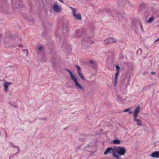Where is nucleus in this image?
<instances>
[{
  "label": "nucleus",
  "instance_id": "3",
  "mask_svg": "<svg viewBox=\"0 0 159 159\" xmlns=\"http://www.w3.org/2000/svg\"><path fill=\"white\" fill-rule=\"evenodd\" d=\"M97 61H93L92 60H90V64H91V66L94 69V74H95L96 73H97Z\"/></svg>",
  "mask_w": 159,
  "mask_h": 159
},
{
  "label": "nucleus",
  "instance_id": "12",
  "mask_svg": "<svg viewBox=\"0 0 159 159\" xmlns=\"http://www.w3.org/2000/svg\"><path fill=\"white\" fill-rule=\"evenodd\" d=\"M65 70L67 71L69 73L70 78L72 80H73V79L75 78L72 72L70 70L67 69H65Z\"/></svg>",
  "mask_w": 159,
  "mask_h": 159
},
{
  "label": "nucleus",
  "instance_id": "2",
  "mask_svg": "<svg viewBox=\"0 0 159 159\" xmlns=\"http://www.w3.org/2000/svg\"><path fill=\"white\" fill-rule=\"evenodd\" d=\"M116 41L115 40L114 38H109L108 39H107L105 40L104 44L105 45L111 44L112 43Z\"/></svg>",
  "mask_w": 159,
  "mask_h": 159
},
{
  "label": "nucleus",
  "instance_id": "27",
  "mask_svg": "<svg viewBox=\"0 0 159 159\" xmlns=\"http://www.w3.org/2000/svg\"><path fill=\"white\" fill-rule=\"evenodd\" d=\"M70 8L72 9L73 16H75L76 14V12H77V10L75 8H73L72 7H70Z\"/></svg>",
  "mask_w": 159,
  "mask_h": 159
},
{
  "label": "nucleus",
  "instance_id": "24",
  "mask_svg": "<svg viewBox=\"0 0 159 159\" xmlns=\"http://www.w3.org/2000/svg\"><path fill=\"white\" fill-rule=\"evenodd\" d=\"M75 66L77 68L78 74L81 73H82L80 67L78 65H75Z\"/></svg>",
  "mask_w": 159,
  "mask_h": 159
},
{
  "label": "nucleus",
  "instance_id": "43",
  "mask_svg": "<svg viewBox=\"0 0 159 159\" xmlns=\"http://www.w3.org/2000/svg\"><path fill=\"white\" fill-rule=\"evenodd\" d=\"M42 60H43V59H42ZM46 60H47V59L46 58V59H44V61H46Z\"/></svg>",
  "mask_w": 159,
  "mask_h": 159
},
{
  "label": "nucleus",
  "instance_id": "1",
  "mask_svg": "<svg viewBox=\"0 0 159 159\" xmlns=\"http://www.w3.org/2000/svg\"><path fill=\"white\" fill-rule=\"evenodd\" d=\"M126 148L125 147H118L117 153L120 155L122 156L125 154L126 152Z\"/></svg>",
  "mask_w": 159,
  "mask_h": 159
},
{
  "label": "nucleus",
  "instance_id": "36",
  "mask_svg": "<svg viewBox=\"0 0 159 159\" xmlns=\"http://www.w3.org/2000/svg\"><path fill=\"white\" fill-rule=\"evenodd\" d=\"M155 14L157 15V17L159 16V12H156Z\"/></svg>",
  "mask_w": 159,
  "mask_h": 159
},
{
  "label": "nucleus",
  "instance_id": "15",
  "mask_svg": "<svg viewBox=\"0 0 159 159\" xmlns=\"http://www.w3.org/2000/svg\"><path fill=\"white\" fill-rule=\"evenodd\" d=\"M112 148V153H117V151H118V147L116 148V147L113 146Z\"/></svg>",
  "mask_w": 159,
  "mask_h": 159
},
{
  "label": "nucleus",
  "instance_id": "35",
  "mask_svg": "<svg viewBox=\"0 0 159 159\" xmlns=\"http://www.w3.org/2000/svg\"><path fill=\"white\" fill-rule=\"evenodd\" d=\"M92 37L93 38H94V32L93 31L92 32Z\"/></svg>",
  "mask_w": 159,
  "mask_h": 159
},
{
  "label": "nucleus",
  "instance_id": "20",
  "mask_svg": "<svg viewBox=\"0 0 159 159\" xmlns=\"http://www.w3.org/2000/svg\"><path fill=\"white\" fill-rule=\"evenodd\" d=\"M43 51V47H40L38 48V51L36 52V53L38 54H40Z\"/></svg>",
  "mask_w": 159,
  "mask_h": 159
},
{
  "label": "nucleus",
  "instance_id": "16",
  "mask_svg": "<svg viewBox=\"0 0 159 159\" xmlns=\"http://www.w3.org/2000/svg\"><path fill=\"white\" fill-rule=\"evenodd\" d=\"M119 74V72L117 73V72H116V74H115L114 83L115 86H116V84H117V77L118 75Z\"/></svg>",
  "mask_w": 159,
  "mask_h": 159
},
{
  "label": "nucleus",
  "instance_id": "26",
  "mask_svg": "<svg viewBox=\"0 0 159 159\" xmlns=\"http://www.w3.org/2000/svg\"><path fill=\"white\" fill-rule=\"evenodd\" d=\"M120 141L118 139H116L113 140V143L115 144H119Z\"/></svg>",
  "mask_w": 159,
  "mask_h": 159
},
{
  "label": "nucleus",
  "instance_id": "9",
  "mask_svg": "<svg viewBox=\"0 0 159 159\" xmlns=\"http://www.w3.org/2000/svg\"><path fill=\"white\" fill-rule=\"evenodd\" d=\"M112 147H110L108 148L106 151L104 152V154L105 155H107L108 154H111L112 153Z\"/></svg>",
  "mask_w": 159,
  "mask_h": 159
},
{
  "label": "nucleus",
  "instance_id": "34",
  "mask_svg": "<svg viewBox=\"0 0 159 159\" xmlns=\"http://www.w3.org/2000/svg\"><path fill=\"white\" fill-rule=\"evenodd\" d=\"M139 25H140V27L141 28V29L142 30V31H143V28L142 25V24H141V22L139 23Z\"/></svg>",
  "mask_w": 159,
  "mask_h": 159
},
{
  "label": "nucleus",
  "instance_id": "5",
  "mask_svg": "<svg viewBox=\"0 0 159 159\" xmlns=\"http://www.w3.org/2000/svg\"><path fill=\"white\" fill-rule=\"evenodd\" d=\"M72 80L74 81L75 84L77 87L81 90L83 91L84 90V87L78 83L76 78H75Z\"/></svg>",
  "mask_w": 159,
  "mask_h": 159
},
{
  "label": "nucleus",
  "instance_id": "49",
  "mask_svg": "<svg viewBox=\"0 0 159 159\" xmlns=\"http://www.w3.org/2000/svg\"><path fill=\"white\" fill-rule=\"evenodd\" d=\"M91 71H92V70H91ZM91 72V73H92V72Z\"/></svg>",
  "mask_w": 159,
  "mask_h": 159
},
{
  "label": "nucleus",
  "instance_id": "7",
  "mask_svg": "<svg viewBox=\"0 0 159 159\" xmlns=\"http://www.w3.org/2000/svg\"><path fill=\"white\" fill-rule=\"evenodd\" d=\"M72 80L74 81L75 84L77 87L81 90L83 91L84 90V87L78 83L76 78H75Z\"/></svg>",
  "mask_w": 159,
  "mask_h": 159
},
{
  "label": "nucleus",
  "instance_id": "11",
  "mask_svg": "<svg viewBox=\"0 0 159 159\" xmlns=\"http://www.w3.org/2000/svg\"><path fill=\"white\" fill-rule=\"evenodd\" d=\"M65 70L67 71L69 73L70 78L72 80H73V79L75 78L72 72L70 70L67 69H65Z\"/></svg>",
  "mask_w": 159,
  "mask_h": 159
},
{
  "label": "nucleus",
  "instance_id": "47",
  "mask_svg": "<svg viewBox=\"0 0 159 159\" xmlns=\"http://www.w3.org/2000/svg\"><path fill=\"white\" fill-rule=\"evenodd\" d=\"M145 89V88H144V87L143 88V89Z\"/></svg>",
  "mask_w": 159,
  "mask_h": 159
},
{
  "label": "nucleus",
  "instance_id": "17",
  "mask_svg": "<svg viewBox=\"0 0 159 159\" xmlns=\"http://www.w3.org/2000/svg\"><path fill=\"white\" fill-rule=\"evenodd\" d=\"M23 6V3L21 1H19L18 3L17 6H16V7L17 8H20Z\"/></svg>",
  "mask_w": 159,
  "mask_h": 159
},
{
  "label": "nucleus",
  "instance_id": "28",
  "mask_svg": "<svg viewBox=\"0 0 159 159\" xmlns=\"http://www.w3.org/2000/svg\"><path fill=\"white\" fill-rule=\"evenodd\" d=\"M154 17H151L149 18L148 19V20L147 21V22L149 23H150L152 22V21L154 19Z\"/></svg>",
  "mask_w": 159,
  "mask_h": 159
},
{
  "label": "nucleus",
  "instance_id": "19",
  "mask_svg": "<svg viewBox=\"0 0 159 159\" xmlns=\"http://www.w3.org/2000/svg\"><path fill=\"white\" fill-rule=\"evenodd\" d=\"M144 5L143 3H141L139 6V11H142L143 10V8L144 7Z\"/></svg>",
  "mask_w": 159,
  "mask_h": 159
},
{
  "label": "nucleus",
  "instance_id": "38",
  "mask_svg": "<svg viewBox=\"0 0 159 159\" xmlns=\"http://www.w3.org/2000/svg\"><path fill=\"white\" fill-rule=\"evenodd\" d=\"M18 46L20 47H23L22 44H19L18 45Z\"/></svg>",
  "mask_w": 159,
  "mask_h": 159
},
{
  "label": "nucleus",
  "instance_id": "37",
  "mask_svg": "<svg viewBox=\"0 0 159 159\" xmlns=\"http://www.w3.org/2000/svg\"><path fill=\"white\" fill-rule=\"evenodd\" d=\"M151 73L152 75H153L156 73V72L155 71H152Z\"/></svg>",
  "mask_w": 159,
  "mask_h": 159
},
{
  "label": "nucleus",
  "instance_id": "18",
  "mask_svg": "<svg viewBox=\"0 0 159 159\" xmlns=\"http://www.w3.org/2000/svg\"><path fill=\"white\" fill-rule=\"evenodd\" d=\"M75 17L76 19L78 20H81V15L80 14H75V16H73Z\"/></svg>",
  "mask_w": 159,
  "mask_h": 159
},
{
  "label": "nucleus",
  "instance_id": "8",
  "mask_svg": "<svg viewBox=\"0 0 159 159\" xmlns=\"http://www.w3.org/2000/svg\"><path fill=\"white\" fill-rule=\"evenodd\" d=\"M11 84V82H7L4 83L3 86L4 87V90L6 92H7L8 91V86Z\"/></svg>",
  "mask_w": 159,
  "mask_h": 159
},
{
  "label": "nucleus",
  "instance_id": "31",
  "mask_svg": "<svg viewBox=\"0 0 159 159\" xmlns=\"http://www.w3.org/2000/svg\"><path fill=\"white\" fill-rule=\"evenodd\" d=\"M113 156L114 157H116L117 158H118L119 157V156H118V155H117L115 153H113Z\"/></svg>",
  "mask_w": 159,
  "mask_h": 159
},
{
  "label": "nucleus",
  "instance_id": "40",
  "mask_svg": "<svg viewBox=\"0 0 159 159\" xmlns=\"http://www.w3.org/2000/svg\"><path fill=\"white\" fill-rule=\"evenodd\" d=\"M158 41H159V38H158L155 41V42H156Z\"/></svg>",
  "mask_w": 159,
  "mask_h": 159
},
{
  "label": "nucleus",
  "instance_id": "10",
  "mask_svg": "<svg viewBox=\"0 0 159 159\" xmlns=\"http://www.w3.org/2000/svg\"><path fill=\"white\" fill-rule=\"evenodd\" d=\"M151 156L153 157L156 158H159V152L156 151L151 154Z\"/></svg>",
  "mask_w": 159,
  "mask_h": 159
},
{
  "label": "nucleus",
  "instance_id": "33",
  "mask_svg": "<svg viewBox=\"0 0 159 159\" xmlns=\"http://www.w3.org/2000/svg\"><path fill=\"white\" fill-rule=\"evenodd\" d=\"M13 146L14 147H16L18 149V152H17L16 154H17V153H18L19 152V151L20 150V148H19V147L18 146H15V145H13Z\"/></svg>",
  "mask_w": 159,
  "mask_h": 159
},
{
  "label": "nucleus",
  "instance_id": "44",
  "mask_svg": "<svg viewBox=\"0 0 159 159\" xmlns=\"http://www.w3.org/2000/svg\"><path fill=\"white\" fill-rule=\"evenodd\" d=\"M92 82H93V84H95V83L93 81Z\"/></svg>",
  "mask_w": 159,
  "mask_h": 159
},
{
  "label": "nucleus",
  "instance_id": "41",
  "mask_svg": "<svg viewBox=\"0 0 159 159\" xmlns=\"http://www.w3.org/2000/svg\"><path fill=\"white\" fill-rule=\"evenodd\" d=\"M130 63H128V62H127L126 63V65L128 66V65H129V64H130Z\"/></svg>",
  "mask_w": 159,
  "mask_h": 159
},
{
  "label": "nucleus",
  "instance_id": "42",
  "mask_svg": "<svg viewBox=\"0 0 159 159\" xmlns=\"http://www.w3.org/2000/svg\"><path fill=\"white\" fill-rule=\"evenodd\" d=\"M142 51V49H139L138 50V51H137L138 52V51Z\"/></svg>",
  "mask_w": 159,
  "mask_h": 159
},
{
  "label": "nucleus",
  "instance_id": "29",
  "mask_svg": "<svg viewBox=\"0 0 159 159\" xmlns=\"http://www.w3.org/2000/svg\"><path fill=\"white\" fill-rule=\"evenodd\" d=\"M115 67L116 69V72L117 73L119 72L120 69L119 66L118 65H116L115 66Z\"/></svg>",
  "mask_w": 159,
  "mask_h": 159
},
{
  "label": "nucleus",
  "instance_id": "21",
  "mask_svg": "<svg viewBox=\"0 0 159 159\" xmlns=\"http://www.w3.org/2000/svg\"><path fill=\"white\" fill-rule=\"evenodd\" d=\"M134 120L137 121V124L139 126L142 125V123L141 121L139 119H135Z\"/></svg>",
  "mask_w": 159,
  "mask_h": 159
},
{
  "label": "nucleus",
  "instance_id": "39",
  "mask_svg": "<svg viewBox=\"0 0 159 159\" xmlns=\"http://www.w3.org/2000/svg\"><path fill=\"white\" fill-rule=\"evenodd\" d=\"M61 3L64 2L63 0H58Z\"/></svg>",
  "mask_w": 159,
  "mask_h": 159
},
{
  "label": "nucleus",
  "instance_id": "6",
  "mask_svg": "<svg viewBox=\"0 0 159 159\" xmlns=\"http://www.w3.org/2000/svg\"><path fill=\"white\" fill-rule=\"evenodd\" d=\"M72 80L74 81L75 84L77 87L81 90L83 91L84 90V87L78 83L76 78H75Z\"/></svg>",
  "mask_w": 159,
  "mask_h": 159
},
{
  "label": "nucleus",
  "instance_id": "45",
  "mask_svg": "<svg viewBox=\"0 0 159 159\" xmlns=\"http://www.w3.org/2000/svg\"><path fill=\"white\" fill-rule=\"evenodd\" d=\"M90 42H91V43H93V41H92V42H91L90 41Z\"/></svg>",
  "mask_w": 159,
  "mask_h": 159
},
{
  "label": "nucleus",
  "instance_id": "48",
  "mask_svg": "<svg viewBox=\"0 0 159 159\" xmlns=\"http://www.w3.org/2000/svg\"><path fill=\"white\" fill-rule=\"evenodd\" d=\"M1 37V34H0V38Z\"/></svg>",
  "mask_w": 159,
  "mask_h": 159
},
{
  "label": "nucleus",
  "instance_id": "14",
  "mask_svg": "<svg viewBox=\"0 0 159 159\" xmlns=\"http://www.w3.org/2000/svg\"><path fill=\"white\" fill-rule=\"evenodd\" d=\"M65 70L67 71L69 73L70 78L72 80H73V79L75 78L72 72L70 70L67 69H65Z\"/></svg>",
  "mask_w": 159,
  "mask_h": 159
},
{
  "label": "nucleus",
  "instance_id": "13",
  "mask_svg": "<svg viewBox=\"0 0 159 159\" xmlns=\"http://www.w3.org/2000/svg\"><path fill=\"white\" fill-rule=\"evenodd\" d=\"M65 70L67 71L69 73L70 78L72 80H73V79L75 78L72 72L70 70L67 69H65Z\"/></svg>",
  "mask_w": 159,
  "mask_h": 159
},
{
  "label": "nucleus",
  "instance_id": "30",
  "mask_svg": "<svg viewBox=\"0 0 159 159\" xmlns=\"http://www.w3.org/2000/svg\"><path fill=\"white\" fill-rule=\"evenodd\" d=\"M133 118L134 119H136V117L138 116V113H137L136 112H135L134 111L133 112Z\"/></svg>",
  "mask_w": 159,
  "mask_h": 159
},
{
  "label": "nucleus",
  "instance_id": "23",
  "mask_svg": "<svg viewBox=\"0 0 159 159\" xmlns=\"http://www.w3.org/2000/svg\"><path fill=\"white\" fill-rule=\"evenodd\" d=\"M140 107L138 106L136 108L134 111L135 112L139 113L140 111Z\"/></svg>",
  "mask_w": 159,
  "mask_h": 159
},
{
  "label": "nucleus",
  "instance_id": "46",
  "mask_svg": "<svg viewBox=\"0 0 159 159\" xmlns=\"http://www.w3.org/2000/svg\"><path fill=\"white\" fill-rule=\"evenodd\" d=\"M98 14H101V12H98Z\"/></svg>",
  "mask_w": 159,
  "mask_h": 159
},
{
  "label": "nucleus",
  "instance_id": "22",
  "mask_svg": "<svg viewBox=\"0 0 159 159\" xmlns=\"http://www.w3.org/2000/svg\"><path fill=\"white\" fill-rule=\"evenodd\" d=\"M123 111L125 112H128L129 114H131L132 113V111H131V109L130 108H128L127 109L124 110Z\"/></svg>",
  "mask_w": 159,
  "mask_h": 159
},
{
  "label": "nucleus",
  "instance_id": "4",
  "mask_svg": "<svg viewBox=\"0 0 159 159\" xmlns=\"http://www.w3.org/2000/svg\"><path fill=\"white\" fill-rule=\"evenodd\" d=\"M53 9L55 11L57 12H60L61 11V9L59 6L56 3L54 2L53 5Z\"/></svg>",
  "mask_w": 159,
  "mask_h": 159
},
{
  "label": "nucleus",
  "instance_id": "25",
  "mask_svg": "<svg viewBox=\"0 0 159 159\" xmlns=\"http://www.w3.org/2000/svg\"><path fill=\"white\" fill-rule=\"evenodd\" d=\"M80 76V78L82 80H85L86 79L84 77L83 74L82 73L80 74H78Z\"/></svg>",
  "mask_w": 159,
  "mask_h": 159
},
{
  "label": "nucleus",
  "instance_id": "32",
  "mask_svg": "<svg viewBox=\"0 0 159 159\" xmlns=\"http://www.w3.org/2000/svg\"><path fill=\"white\" fill-rule=\"evenodd\" d=\"M22 51L25 53H26V56H27L28 52L27 50L24 49L22 50Z\"/></svg>",
  "mask_w": 159,
  "mask_h": 159
}]
</instances>
